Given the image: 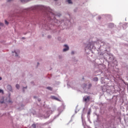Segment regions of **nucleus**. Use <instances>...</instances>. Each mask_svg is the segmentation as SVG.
Listing matches in <instances>:
<instances>
[{
	"label": "nucleus",
	"instance_id": "nucleus-1",
	"mask_svg": "<svg viewBox=\"0 0 128 128\" xmlns=\"http://www.w3.org/2000/svg\"><path fill=\"white\" fill-rule=\"evenodd\" d=\"M64 46L66 48H64L63 49V52H66V51H67V50H69V47H68V46L67 44H64Z\"/></svg>",
	"mask_w": 128,
	"mask_h": 128
},
{
	"label": "nucleus",
	"instance_id": "nucleus-2",
	"mask_svg": "<svg viewBox=\"0 0 128 128\" xmlns=\"http://www.w3.org/2000/svg\"><path fill=\"white\" fill-rule=\"evenodd\" d=\"M90 96H87L86 98H84V102L90 101Z\"/></svg>",
	"mask_w": 128,
	"mask_h": 128
},
{
	"label": "nucleus",
	"instance_id": "nucleus-3",
	"mask_svg": "<svg viewBox=\"0 0 128 128\" xmlns=\"http://www.w3.org/2000/svg\"><path fill=\"white\" fill-rule=\"evenodd\" d=\"M51 98L53 100H58V99L54 96H51Z\"/></svg>",
	"mask_w": 128,
	"mask_h": 128
},
{
	"label": "nucleus",
	"instance_id": "nucleus-4",
	"mask_svg": "<svg viewBox=\"0 0 128 128\" xmlns=\"http://www.w3.org/2000/svg\"><path fill=\"white\" fill-rule=\"evenodd\" d=\"M92 86V84H89L88 85V89H90Z\"/></svg>",
	"mask_w": 128,
	"mask_h": 128
},
{
	"label": "nucleus",
	"instance_id": "nucleus-5",
	"mask_svg": "<svg viewBox=\"0 0 128 128\" xmlns=\"http://www.w3.org/2000/svg\"><path fill=\"white\" fill-rule=\"evenodd\" d=\"M67 2H68L69 4H72V0H67Z\"/></svg>",
	"mask_w": 128,
	"mask_h": 128
},
{
	"label": "nucleus",
	"instance_id": "nucleus-6",
	"mask_svg": "<svg viewBox=\"0 0 128 128\" xmlns=\"http://www.w3.org/2000/svg\"><path fill=\"white\" fill-rule=\"evenodd\" d=\"M0 102L1 104H4V98H2V99L0 100Z\"/></svg>",
	"mask_w": 128,
	"mask_h": 128
},
{
	"label": "nucleus",
	"instance_id": "nucleus-7",
	"mask_svg": "<svg viewBox=\"0 0 128 128\" xmlns=\"http://www.w3.org/2000/svg\"><path fill=\"white\" fill-rule=\"evenodd\" d=\"M47 89L50 90H52V88L50 87H47Z\"/></svg>",
	"mask_w": 128,
	"mask_h": 128
},
{
	"label": "nucleus",
	"instance_id": "nucleus-8",
	"mask_svg": "<svg viewBox=\"0 0 128 128\" xmlns=\"http://www.w3.org/2000/svg\"><path fill=\"white\" fill-rule=\"evenodd\" d=\"M94 80L96 81H98V79L97 77H95V78H94Z\"/></svg>",
	"mask_w": 128,
	"mask_h": 128
},
{
	"label": "nucleus",
	"instance_id": "nucleus-9",
	"mask_svg": "<svg viewBox=\"0 0 128 128\" xmlns=\"http://www.w3.org/2000/svg\"><path fill=\"white\" fill-rule=\"evenodd\" d=\"M20 86L18 84H16V88H18V89H19L20 88Z\"/></svg>",
	"mask_w": 128,
	"mask_h": 128
},
{
	"label": "nucleus",
	"instance_id": "nucleus-10",
	"mask_svg": "<svg viewBox=\"0 0 128 128\" xmlns=\"http://www.w3.org/2000/svg\"><path fill=\"white\" fill-rule=\"evenodd\" d=\"M5 23L6 25L8 24V22L6 20H5Z\"/></svg>",
	"mask_w": 128,
	"mask_h": 128
},
{
	"label": "nucleus",
	"instance_id": "nucleus-11",
	"mask_svg": "<svg viewBox=\"0 0 128 128\" xmlns=\"http://www.w3.org/2000/svg\"><path fill=\"white\" fill-rule=\"evenodd\" d=\"M83 88H86V84H84V85H83Z\"/></svg>",
	"mask_w": 128,
	"mask_h": 128
},
{
	"label": "nucleus",
	"instance_id": "nucleus-12",
	"mask_svg": "<svg viewBox=\"0 0 128 128\" xmlns=\"http://www.w3.org/2000/svg\"><path fill=\"white\" fill-rule=\"evenodd\" d=\"M8 88H10V90H12V87H11L10 86H8Z\"/></svg>",
	"mask_w": 128,
	"mask_h": 128
},
{
	"label": "nucleus",
	"instance_id": "nucleus-13",
	"mask_svg": "<svg viewBox=\"0 0 128 128\" xmlns=\"http://www.w3.org/2000/svg\"><path fill=\"white\" fill-rule=\"evenodd\" d=\"M90 110H89L88 112V114L90 115Z\"/></svg>",
	"mask_w": 128,
	"mask_h": 128
},
{
	"label": "nucleus",
	"instance_id": "nucleus-14",
	"mask_svg": "<svg viewBox=\"0 0 128 128\" xmlns=\"http://www.w3.org/2000/svg\"><path fill=\"white\" fill-rule=\"evenodd\" d=\"M74 54V51H72L71 54Z\"/></svg>",
	"mask_w": 128,
	"mask_h": 128
},
{
	"label": "nucleus",
	"instance_id": "nucleus-15",
	"mask_svg": "<svg viewBox=\"0 0 128 128\" xmlns=\"http://www.w3.org/2000/svg\"><path fill=\"white\" fill-rule=\"evenodd\" d=\"M4 26V24L2 23H0V26Z\"/></svg>",
	"mask_w": 128,
	"mask_h": 128
},
{
	"label": "nucleus",
	"instance_id": "nucleus-16",
	"mask_svg": "<svg viewBox=\"0 0 128 128\" xmlns=\"http://www.w3.org/2000/svg\"><path fill=\"white\" fill-rule=\"evenodd\" d=\"M14 52H15V53H16V56H18V54H17L16 52V51H14Z\"/></svg>",
	"mask_w": 128,
	"mask_h": 128
},
{
	"label": "nucleus",
	"instance_id": "nucleus-17",
	"mask_svg": "<svg viewBox=\"0 0 128 128\" xmlns=\"http://www.w3.org/2000/svg\"><path fill=\"white\" fill-rule=\"evenodd\" d=\"M1 92H3V90H0V93H1Z\"/></svg>",
	"mask_w": 128,
	"mask_h": 128
},
{
	"label": "nucleus",
	"instance_id": "nucleus-18",
	"mask_svg": "<svg viewBox=\"0 0 128 128\" xmlns=\"http://www.w3.org/2000/svg\"><path fill=\"white\" fill-rule=\"evenodd\" d=\"M11 1H12V0H8V2H11Z\"/></svg>",
	"mask_w": 128,
	"mask_h": 128
},
{
	"label": "nucleus",
	"instance_id": "nucleus-19",
	"mask_svg": "<svg viewBox=\"0 0 128 128\" xmlns=\"http://www.w3.org/2000/svg\"><path fill=\"white\" fill-rule=\"evenodd\" d=\"M32 126H34V128H36V125L35 124H33Z\"/></svg>",
	"mask_w": 128,
	"mask_h": 128
},
{
	"label": "nucleus",
	"instance_id": "nucleus-20",
	"mask_svg": "<svg viewBox=\"0 0 128 128\" xmlns=\"http://www.w3.org/2000/svg\"><path fill=\"white\" fill-rule=\"evenodd\" d=\"M2 80V77H0V80Z\"/></svg>",
	"mask_w": 128,
	"mask_h": 128
},
{
	"label": "nucleus",
	"instance_id": "nucleus-21",
	"mask_svg": "<svg viewBox=\"0 0 128 128\" xmlns=\"http://www.w3.org/2000/svg\"><path fill=\"white\" fill-rule=\"evenodd\" d=\"M110 24L112 25V26H114L113 24Z\"/></svg>",
	"mask_w": 128,
	"mask_h": 128
},
{
	"label": "nucleus",
	"instance_id": "nucleus-22",
	"mask_svg": "<svg viewBox=\"0 0 128 128\" xmlns=\"http://www.w3.org/2000/svg\"><path fill=\"white\" fill-rule=\"evenodd\" d=\"M50 38V36H48V38Z\"/></svg>",
	"mask_w": 128,
	"mask_h": 128
},
{
	"label": "nucleus",
	"instance_id": "nucleus-23",
	"mask_svg": "<svg viewBox=\"0 0 128 128\" xmlns=\"http://www.w3.org/2000/svg\"><path fill=\"white\" fill-rule=\"evenodd\" d=\"M24 1V0H22V2H23Z\"/></svg>",
	"mask_w": 128,
	"mask_h": 128
},
{
	"label": "nucleus",
	"instance_id": "nucleus-24",
	"mask_svg": "<svg viewBox=\"0 0 128 128\" xmlns=\"http://www.w3.org/2000/svg\"><path fill=\"white\" fill-rule=\"evenodd\" d=\"M38 101L40 102V100H38Z\"/></svg>",
	"mask_w": 128,
	"mask_h": 128
},
{
	"label": "nucleus",
	"instance_id": "nucleus-25",
	"mask_svg": "<svg viewBox=\"0 0 128 128\" xmlns=\"http://www.w3.org/2000/svg\"><path fill=\"white\" fill-rule=\"evenodd\" d=\"M9 102H12L10 100V101H9Z\"/></svg>",
	"mask_w": 128,
	"mask_h": 128
},
{
	"label": "nucleus",
	"instance_id": "nucleus-26",
	"mask_svg": "<svg viewBox=\"0 0 128 128\" xmlns=\"http://www.w3.org/2000/svg\"><path fill=\"white\" fill-rule=\"evenodd\" d=\"M98 19H99V20H100V18H98Z\"/></svg>",
	"mask_w": 128,
	"mask_h": 128
},
{
	"label": "nucleus",
	"instance_id": "nucleus-27",
	"mask_svg": "<svg viewBox=\"0 0 128 128\" xmlns=\"http://www.w3.org/2000/svg\"><path fill=\"white\" fill-rule=\"evenodd\" d=\"M34 98H36V97L34 96Z\"/></svg>",
	"mask_w": 128,
	"mask_h": 128
},
{
	"label": "nucleus",
	"instance_id": "nucleus-28",
	"mask_svg": "<svg viewBox=\"0 0 128 128\" xmlns=\"http://www.w3.org/2000/svg\"><path fill=\"white\" fill-rule=\"evenodd\" d=\"M55 1H56L57 0H54Z\"/></svg>",
	"mask_w": 128,
	"mask_h": 128
}]
</instances>
